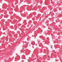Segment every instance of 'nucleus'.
<instances>
[{"mask_svg": "<svg viewBox=\"0 0 62 62\" xmlns=\"http://www.w3.org/2000/svg\"><path fill=\"white\" fill-rule=\"evenodd\" d=\"M32 36H33V35H32Z\"/></svg>", "mask_w": 62, "mask_h": 62, "instance_id": "obj_1", "label": "nucleus"}, {"mask_svg": "<svg viewBox=\"0 0 62 62\" xmlns=\"http://www.w3.org/2000/svg\"><path fill=\"white\" fill-rule=\"evenodd\" d=\"M50 57V58H51V57Z\"/></svg>", "mask_w": 62, "mask_h": 62, "instance_id": "obj_2", "label": "nucleus"}, {"mask_svg": "<svg viewBox=\"0 0 62 62\" xmlns=\"http://www.w3.org/2000/svg\"><path fill=\"white\" fill-rule=\"evenodd\" d=\"M33 37V36H32V37Z\"/></svg>", "mask_w": 62, "mask_h": 62, "instance_id": "obj_3", "label": "nucleus"}]
</instances>
